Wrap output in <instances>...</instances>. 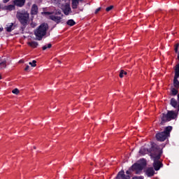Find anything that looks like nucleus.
<instances>
[{
  "label": "nucleus",
  "instance_id": "obj_23",
  "mask_svg": "<svg viewBox=\"0 0 179 179\" xmlns=\"http://www.w3.org/2000/svg\"><path fill=\"white\" fill-rule=\"evenodd\" d=\"M51 47H52V45L51 43H48V45H45L44 46H43L42 50L43 51H45L47 48H51Z\"/></svg>",
  "mask_w": 179,
  "mask_h": 179
},
{
  "label": "nucleus",
  "instance_id": "obj_16",
  "mask_svg": "<svg viewBox=\"0 0 179 179\" xmlns=\"http://www.w3.org/2000/svg\"><path fill=\"white\" fill-rule=\"evenodd\" d=\"M79 5V1L77 0H72V9H78V6Z\"/></svg>",
  "mask_w": 179,
  "mask_h": 179
},
{
  "label": "nucleus",
  "instance_id": "obj_22",
  "mask_svg": "<svg viewBox=\"0 0 179 179\" xmlns=\"http://www.w3.org/2000/svg\"><path fill=\"white\" fill-rule=\"evenodd\" d=\"M5 68H6V60L0 63V69H5Z\"/></svg>",
  "mask_w": 179,
  "mask_h": 179
},
{
  "label": "nucleus",
  "instance_id": "obj_7",
  "mask_svg": "<svg viewBox=\"0 0 179 179\" xmlns=\"http://www.w3.org/2000/svg\"><path fill=\"white\" fill-rule=\"evenodd\" d=\"M146 159H140V163L133 164L131 169H133V170H136L137 171H142V170L146 167Z\"/></svg>",
  "mask_w": 179,
  "mask_h": 179
},
{
  "label": "nucleus",
  "instance_id": "obj_30",
  "mask_svg": "<svg viewBox=\"0 0 179 179\" xmlns=\"http://www.w3.org/2000/svg\"><path fill=\"white\" fill-rule=\"evenodd\" d=\"M120 78H124V70H121L119 74Z\"/></svg>",
  "mask_w": 179,
  "mask_h": 179
},
{
  "label": "nucleus",
  "instance_id": "obj_39",
  "mask_svg": "<svg viewBox=\"0 0 179 179\" xmlns=\"http://www.w3.org/2000/svg\"><path fill=\"white\" fill-rule=\"evenodd\" d=\"M0 79H2V78L1 77V76H0Z\"/></svg>",
  "mask_w": 179,
  "mask_h": 179
},
{
  "label": "nucleus",
  "instance_id": "obj_27",
  "mask_svg": "<svg viewBox=\"0 0 179 179\" xmlns=\"http://www.w3.org/2000/svg\"><path fill=\"white\" fill-rule=\"evenodd\" d=\"M114 8L113 6H110L106 8V12H110Z\"/></svg>",
  "mask_w": 179,
  "mask_h": 179
},
{
  "label": "nucleus",
  "instance_id": "obj_5",
  "mask_svg": "<svg viewBox=\"0 0 179 179\" xmlns=\"http://www.w3.org/2000/svg\"><path fill=\"white\" fill-rule=\"evenodd\" d=\"M163 154V150H159L155 155L151 157L154 161L153 167L155 171H159L162 167H163V163L160 162V158L162 157V155Z\"/></svg>",
  "mask_w": 179,
  "mask_h": 179
},
{
  "label": "nucleus",
  "instance_id": "obj_29",
  "mask_svg": "<svg viewBox=\"0 0 179 179\" xmlns=\"http://www.w3.org/2000/svg\"><path fill=\"white\" fill-rule=\"evenodd\" d=\"M178 47H179V44L176 43L175 45V52H178Z\"/></svg>",
  "mask_w": 179,
  "mask_h": 179
},
{
  "label": "nucleus",
  "instance_id": "obj_24",
  "mask_svg": "<svg viewBox=\"0 0 179 179\" xmlns=\"http://www.w3.org/2000/svg\"><path fill=\"white\" fill-rule=\"evenodd\" d=\"M37 61L36 60H33L32 62H29V64L31 65V66H32L33 68L37 66Z\"/></svg>",
  "mask_w": 179,
  "mask_h": 179
},
{
  "label": "nucleus",
  "instance_id": "obj_1",
  "mask_svg": "<svg viewBox=\"0 0 179 179\" xmlns=\"http://www.w3.org/2000/svg\"><path fill=\"white\" fill-rule=\"evenodd\" d=\"M160 150V148L158 147L156 143H151V146L150 148H148L146 147H141L139 150V153L143 156H145V155H148V153H150V157H153V156H155Z\"/></svg>",
  "mask_w": 179,
  "mask_h": 179
},
{
  "label": "nucleus",
  "instance_id": "obj_25",
  "mask_svg": "<svg viewBox=\"0 0 179 179\" xmlns=\"http://www.w3.org/2000/svg\"><path fill=\"white\" fill-rule=\"evenodd\" d=\"M55 15H61L62 17L64 16V15L62 14V12L61 11V10H56V11L55 12Z\"/></svg>",
  "mask_w": 179,
  "mask_h": 179
},
{
  "label": "nucleus",
  "instance_id": "obj_11",
  "mask_svg": "<svg viewBox=\"0 0 179 179\" xmlns=\"http://www.w3.org/2000/svg\"><path fill=\"white\" fill-rule=\"evenodd\" d=\"M71 10V6L69 5V3H66L64 6V8H63V13H64V15H66V16H68Z\"/></svg>",
  "mask_w": 179,
  "mask_h": 179
},
{
  "label": "nucleus",
  "instance_id": "obj_4",
  "mask_svg": "<svg viewBox=\"0 0 179 179\" xmlns=\"http://www.w3.org/2000/svg\"><path fill=\"white\" fill-rule=\"evenodd\" d=\"M171 131H173V127L168 126L165 127L164 131L159 132L156 134L155 137L157 141L164 142V141L170 136V132H171Z\"/></svg>",
  "mask_w": 179,
  "mask_h": 179
},
{
  "label": "nucleus",
  "instance_id": "obj_35",
  "mask_svg": "<svg viewBox=\"0 0 179 179\" xmlns=\"http://www.w3.org/2000/svg\"><path fill=\"white\" fill-rule=\"evenodd\" d=\"M53 1H54L55 3H58V2H59V0H53Z\"/></svg>",
  "mask_w": 179,
  "mask_h": 179
},
{
  "label": "nucleus",
  "instance_id": "obj_33",
  "mask_svg": "<svg viewBox=\"0 0 179 179\" xmlns=\"http://www.w3.org/2000/svg\"><path fill=\"white\" fill-rule=\"evenodd\" d=\"M29 69H30V66L29 65L26 66L24 71H28Z\"/></svg>",
  "mask_w": 179,
  "mask_h": 179
},
{
  "label": "nucleus",
  "instance_id": "obj_12",
  "mask_svg": "<svg viewBox=\"0 0 179 179\" xmlns=\"http://www.w3.org/2000/svg\"><path fill=\"white\" fill-rule=\"evenodd\" d=\"M37 13H38V6L36 4H33L31 8V15L35 16Z\"/></svg>",
  "mask_w": 179,
  "mask_h": 179
},
{
  "label": "nucleus",
  "instance_id": "obj_13",
  "mask_svg": "<svg viewBox=\"0 0 179 179\" xmlns=\"http://www.w3.org/2000/svg\"><path fill=\"white\" fill-rule=\"evenodd\" d=\"M145 174L148 177H153L155 176V169H153V167L148 168L145 171Z\"/></svg>",
  "mask_w": 179,
  "mask_h": 179
},
{
  "label": "nucleus",
  "instance_id": "obj_41",
  "mask_svg": "<svg viewBox=\"0 0 179 179\" xmlns=\"http://www.w3.org/2000/svg\"><path fill=\"white\" fill-rule=\"evenodd\" d=\"M0 9H1V4H0Z\"/></svg>",
  "mask_w": 179,
  "mask_h": 179
},
{
  "label": "nucleus",
  "instance_id": "obj_42",
  "mask_svg": "<svg viewBox=\"0 0 179 179\" xmlns=\"http://www.w3.org/2000/svg\"><path fill=\"white\" fill-rule=\"evenodd\" d=\"M65 1H66V0H64Z\"/></svg>",
  "mask_w": 179,
  "mask_h": 179
},
{
  "label": "nucleus",
  "instance_id": "obj_21",
  "mask_svg": "<svg viewBox=\"0 0 179 179\" xmlns=\"http://www.w3.org/2000/svg\"><path fill=\"white\" fill-rule=\"evenodd\" d=\"M66 24L68 26H75L76 24V22H75V20H69L67 22H66Z\"/></svg>",
  "mask_w": 179,
  "mask_h": 179
},
{
  "label": "nucleus",
  "instance_id": "obj_37",
  "mask_svg": "<svg viewBox=\"0 0 179 179\" xmlns=\"http://www.w3.org/2000/svg\"><path fill=\"white\" fill-rule=\"evenodd\" d=\"M2 30H3V29L2 28V29H0V31H2Z\"/></svg>",
  "mask_w": 179,
  "mask_h": 179
},
{
  "label": "nucleus",
  "instance_id": "obj_17",
  "mask_svg": "<svg viewBox=\"0 0 179 179\" xmlns=\"http://www.w3.org/2000/svg\"><path fill=\"white\" fill-rule=\"evenodd\" d=\"M6 31H8V33H10L12 30H15V27H13V23H11L9 25H8V27H6Z\"/></svg>",
  "mask_w": 179,
  "mask_h": 179
},
{
  "label": "nucleus",
  "instance_id": "obj_6",
  "mask_svg": "<svg viewBox=\"0 0 179 179\" xmlns=\"http://www.w3.org/2000/svg\"><path fill=\"white\" fill-rule=\"evenodd\" d=\"M178 113L173 110H169L167 114L162 113L161 117V124L163 125L164 122H169V121H171L172 120H176L177 118Z\"/></svg>",
  "mask_w": 179,
  "mask_h": 179
},
{
  "label": "nucleus",
  "instance_id": "obj_34",
  "mask_svg": "<svg viewBox=\"0 0 179 179\" xmlns=\"http://www.w3.org/2000/svg\"><path fill=\"white\" fill-rule=\"evenodd\" d=\"M10 0H3V3H8Z\"/></svg>",
  "mask_w": 179,
  "mask_h": 179
},
{
  "label": "nucleus",
  "instance_id": "obj_2",
  "mask_svg": "<svg viewBox=\"0 0 179 179\" xmlns=\"http://www.w3.org/2000/svg\"><path fill=\"white\" fill-rule=\"evenodd\" d=\"M47 30H48V24L43 23L41 24L35 31L34 35L36 37V40L41 41L45 34H47Z\"/></svg>",
  "mask_w": 179,
  "mask_h": 179
},
{
  "label": "nucleus",
  "instance_id": "obj_10",
  "mask_svg": "<svg viewBox=\"0 0 179 179\" xmlns=\"http://www.w3.org/2000/svg\"><path fill=\"white\" fill-rule=\"evenodd\" d=\"M49 19H50V20H52L53 22H55V23H57L58 24L61 23L62 17L56 16V15H50Z\"/></svg>",
  "mask_w": 179,
  "mask_h": 179
},
{
  "label": "nucleus",
  "instance_id": "obj_19",
  "mask_svg": "<svg viewBox=\"0 0 179 179\" xmlns=\"http://www.w3.org/2000/svg\"><path fill=\"white\" fill-rule=\"evenodd\" d=\"M174 77L179 78V64H176L175 67V76Z\"/></svg>",
  "mask_w": 179,
  "mask_h": 179
},
{
  "label": "nucleus",
  "instance_id": "obj_3",
  "mask_svg": "<svg viewBox=\"0 0 179 179\" xmlns=\"http://www.w3.org/2000/svg\"><path fill=\"white\" fill-rule=\"evenodd\" d=\"M16 17L24 29L27 26V23H29L30 15L27 11H17Z\"/></svg>",
  "mask_w": 179,
  "mask_h": 179
},
{
  "label": "nucleus",
  "instance_id": "obj_40",
  "mask_svg": "<svg viewBox=\"0 0 179 179\" xmlns=\"http://www.w3.org/2000/svg\"><path fill=\"white\" fill-rule=\"evenodd\" d=\"M34 149H36V147H35V146L34 147Z\"/></svg>",
  "mask_w": 179,
  "mask_h": 179
},
{
  "label": "nucleus",
  "instance_id": "obj_8",
  "mask_svg": "<svg viewBox=\"0 0 179 179\" xmlns=\"http://www.w3.org/2000/svg\"><path fill=\"white\" fill-rule=\"evenodd\" d=\"M115 179H131V176L125 175L124 170H121L118 172Z\"/></svg>",
  "mask_w": 179,
  "mask_h": 179
},
{
  "label": "nucleus",
  "instance_id": "obj_15",
  "mask_svg": "<svg viewBox=\"0 0 179 179\" xmlns=\"http://www.w3.org/2000/svg\"><path fill=\"white\" fill-rule=\"evenodd\" d=\"M178 78L179 77H174L173 78V86L176 89H179Z\"/></svg>",
  "mask_w": 179,
  "mask_h": 179
},
{
  "label": "nucleus",
  "instance_id": "obj_32",
  "mask_svg": "<svg viewBox=\"0 0 179 179\" xmlns=\"http://www.w3.org/2000/svg\"><path fill=\"white\" fill-rule=\"evenodd\" d=\"M126 176H130L131 175V170H128L126 171Z\"/></svg>",
  "mask_w": 179,
  "mask_h": 179
},
{
  "label": "nucleus",
  "instance_id": "obj_28",
  "mask_svg": "<svg viewBox=\"0 0 179 179\" xmlns=\"http://www.w3.org/2000/svg\"><path fill=\"white\" fill-rule=\"evenodd\" d=\"M42 14L47 16V15H52V13L48 12V11H45V12L42 13Z\"/></svg>",
  "mask_w": 179,
  "mask_h": 179
},
{
  "label": "nucleus",
  "instance_id": "obj_26",
  "mask_svg": "<svg viewBox=\"0 0 179 179\" xmlns=\"http://www.w3.org/2000/svg\"><path fill=\"white\" fill-rule=\"evenodd\" d=\"M12 93H13V94H19V90L15 88L12 91Z\"/></svg>",
  "mask_w": 179,
  "mask_h": 179
},
{
  "label": "nucleus",
  "instance_id": "obj_36",
  "mask_svg": "<svg viewBox=\"0 0 179 179\" xmlns=\"http://www.w3.org/2000/svg\"><path fill=\"white\" fill-rule=\"evenodd\" d=\"M123 75H127V72L123 70Z\"/></svg>",
  "mask_w": 179,
  "mask_h": 179
},
{
  "label": "nucleus",
  "instance_id": "obj_18",
  "mask_svg": "<svg viewBox=\"0 0 179 179\" xmlns=\"http://www.w3.org/2000/svg\"><path fill=\"white\" fill-rule=\"evenodd\" d=\"M171 92L172 96H177V94H178V89H177L176 87H172L171 88Z\"/></svg>",
  "mask_w": 179,
  "mask_h": 179
},
{
  "label": "nucleus",
  "instance_id": "obj_14",
  "mask_svg": "<svg viewBox=\"0 0 179 179\" xmlns=\"http://www.w3.org/2000/svg\"><path fill=\"white\" fill-rule=\"evenodd\" d=\"M28 45L32 48H37V47H38V43L36 41H31L28 43Z\"/></svg>",
  "mask_w": 179,
  "mask_h": 179
},
{
  "label": "nucleus",
  "instance_id": "obj_31",
  "mask_svg": "<svg viewBox=\"0 0 179 179\" xmlns=\"http://www.w3.org/2000/svg\"><path fill=\"white\" fill-rule=\"evenodd\" d=\"M100 10H101V7L96 8V10H95V15H97V13H99V12H100Z\"/></svg>",
  "mask_w": 179,
  "mask_h": 179
},
{
  "label": "nucleus",
  "instance_id": "obj_9",
  "mask_svg": "<svg viewBox=\"0 0 179 179\" xmlns=\"http://www.w3.org/2000/svg\"><path fill=\"white\" fill-rule=\"evenodd\" d=\"M26 3V0H14L13 4L15 6H17L18 8H23L24 4Z\"/></svg>",
  "mask_w": 179,
  "mask_h": 179
},
{
  "label": "nucleus",
  "instance_id": "obj_20",
  "mask_svg": "<svg viewBox=\"0 0 179 179\" xmlns=\"http://www.w3.org/2000/svg\"><path fill=\"white\" fill-rule=\"evenodd\" d=\"M5 8L6 10H15V4L14 5L10 4V5L6 6Z\"/></svg>",
  "mask_w": 179,
  "mask_h": 179
},
{
  "label": "nucleus",
  "instance_id": "obj_38",
  "mask_svg": "<svg viewBox=\"0 0 179 179\" xmlns=\"http://www.w3.org/2000/svg\"><path fill=\"white\" fill-rule=\"evenodd\" d=\"M58 62H59V64H61V62H60V61H59Z\"/></svg>",
  "mask_w": 179,
  "mask_h": 179
}]
</instances>
